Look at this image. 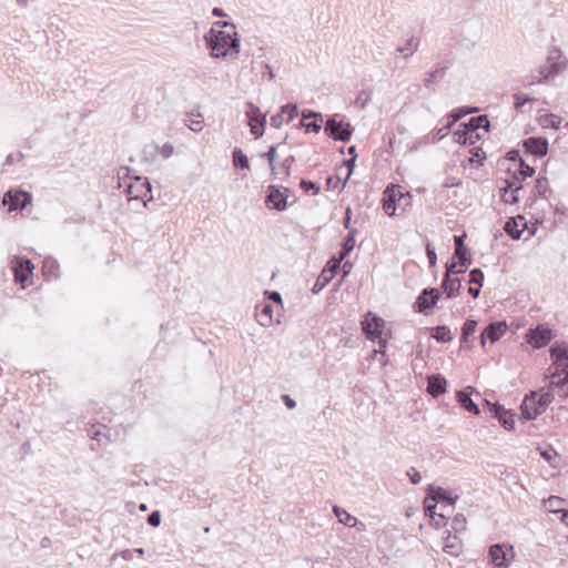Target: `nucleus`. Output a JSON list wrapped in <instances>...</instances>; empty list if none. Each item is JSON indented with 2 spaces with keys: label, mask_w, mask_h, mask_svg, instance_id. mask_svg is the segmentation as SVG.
Masks as SVG:
<instances>
[{
  "label": "nucleus",
  "mask_w": 568,
  "mask_h": 568,
  "mask_svg": "<svg viewBox=\"0 0 568 568\" xmlns=\"http://www.w3.org/2000/svg\"><path fill=\"white\" fill-rule=\"evenodd\" d=\"M156 153H159L163 159H169L174 153V146L171 143H165L162 146L152 145L151 146Z\"/></svg>",
  "instance_id": "nucleus-41"
},
{
  "label": "nucleus",
  "mask_w": 568,
  "mask_h": 568,
  "mask_svg": "<svg viewBox=\"0 0 568 568\" xmlns=\"http://www.w3.org/2000/svg\"><path fill=\"white\" fill-rule=\"evenodd\" d=\"M467 267L459 266L458 262H452L446 264V273L445 274H459L464 273Z\"/></svg>",
  "instance_id": "nucleus-49"
},
{
  "label": "nucleus",
  "mask_w": 568,
  "mask_h": 568,
  "mask_svg": "<svg viewBox=\"0 0 568 568\" xmlns=\"http://www.w3.org/2000/svg\"><path fill=\"white\" fill-rule=\"evenodd\" d=\"M433 496H432V500L433 501H446L448 506H452L455 504L456 499H457V496L453 497L452 494L442 488V487H436L434 488L433 486L429 487Z\"/></svg>",
  "instance_id": "nucleus-24"
},
{
  "label": "nucleus",
  "mask_w": 568,
  "mask_h": 568,
  "mask_svg": "<svg viewBox=\"0 0 568 568\" xmlns=\"http://www.w3.org/2000/svg\"><path fill=\"white\" fill-rule=\"evenodd\" d=\"M246 110V115L248 118V125L251 128V133L256 138H261L264 134L265 123H266V114H262L260 109L248 102Z\"/></svg>",
  "instance_id": "nucleus-7"
},
{
  "label": "nucleus",
  "mask_w": 568,
  "mask_h": 568,
  "mask_svg": "<svg viewBox=\"0 0 568 568\" xmlns=\"http://www.w3.org/2000/svg\"><path fill=\"white\" fill-rule=\"evenodd\" d=\"M432 337L437 342H450L453 339L450 329L446 326H437L433 329Z\"/></svg>",
  "instance_id": "nucleus-31"
},
{
  "label": "nucleus",
  "mask_w": 568,
  "mask_h": 568,
  "mask_svg": "<svg viewBox=\"0 0 568 568\" xmlns=\"http://www.w3.org/2000/svg\"><path fill=\"white\" fill-rule=\"evenodd\" d=\"M466 128L469 129L470 135H474L478 129H484L485 131H488L489 120L487 115H479L470 119L469 123L466 124Z\"/></svg>",
  "instance_id": "nucleus-26"
},
{
  "label": "nucleus",
  "mask_w": 568,
  "mask_h": 568,
  "mask_svg": "<svg viewBox=\"0 0 568 568\" xmlns=\"http://www.w3.org/2000/svg\"><path fill=\"white\" fill-rule=\"evenodd\" d=\"M484 273L480 268H474L469 273V283L477 284L479 287L483 286Z\"/></svg>",
  "instance_id": "nucleus-44"
},
{
  "label": "nucleus",
  "mask_w": 568,
  "mask_h": 568,
  "mask_svg": "<svg viewBox=\"0 0 568 568\" xmlns=\"http://www.w3.org/2000/svg\"><path fill=\"white\" fill-rule=\"evenodd\" d=\"M43 274L51 278L59 276V264L53 258H45L43 262Z\"/></svg>",
  "instance_id": "nucleus-29"
},
{
  "label": "nucleus",
  "mask_w": 568,
  "mask_h": 568,
  "mask_svg": "<svg viewBox=\"0 0 568 568\" xmlns=\"http://www.w3.org/2000/svg\"><path fill=\"white\" fill-rule=\"evenodd\" d=\"M32 200L30 193L24 191H8L3 195V204L8 205L9 211L23 210Z\"/></svg>",
  "instance_id": "nucleus-9"
},
{
  "label": "nucleus",
  "mask_w": 568,
  "mask_h": 568,
  "mask_svg": "<svg viewBox=\"0 0 568 568\" xmlns=\"http://www.w3.org/2000/svg\"><path fill=\"white\" fill-rule=\"evenodd\" d=\"M407 197H409V194L404 193L399 185L392 184L390 186H387L383 197L384 212L387 215L393 216L396 212V203L402 200H406Z\"/></svg>",
  "instance_id": "nucleus-5"
},
{
  "label": "nucleus",
  "mask_w": 568,
  "mask_h": 568,
  "mask_svg": "<svg viewBox=\"0 0 568 568\" xmlns=\"http://www.w3.org/2000/svg\"><path fill=\"white\" fill-rule=\"evenodd\" d=\"M433 521V525L436 527V528H442L444 526H446L447 524V518L445 515L443 514H436L435 516V519H432Z\"/></svg>",
  "instance_id": "nucleus-59"
},
{
  "label": "nucleus",
  "mask_w": 568,
  "mask_h": 568,
  "mask_svg": "<svg viewBox=\"0 0 568 568\" xmlns=\"http://www.w3.org/2000/svg\"><path fill=\"white\" fill-rule=\"evenodd\" d=\"M550 356L556 362H568V344L552 346L550 348Z\"/></svg>",
  "instance_id": "nucleus-28"
},
{
  "label": "nucleus",
  "mask_w": 568,
  "mask_h": 568,
  "mask_svg": "<svg viewBox=\"0 0 568 568\" xmlns=\"http://www.w3.org/2000/svg\"><path fill=\"white\" fill-rule=\"evenodd\" d=\"M419 48V40L415 36H409L407 39L400 41L396 47V52L404 59L410 58Z\"/></svg>",
  "instance_id": "nucleus-19"
},
{
  "label": "nucleus",
  "mask_w": 568,
  "mask_h": 568,
  "mask_svg": "<svg viewBox=\"0 0 568 568\" xmlns=\"http://www.w3.org/2000/svg\"><path fill=\"white\" fill-rule=\"evenodd\" d=\"M550 385L552 387H562L568 383V362L552 361V365L548 369Z\"/></svg>",
  "instance_id": "nucleus-11"
},
{
  "label": "nucleus",
  "mask_w": 568,
  "mask_h": 568,
  "mask_svg": "<svg viewBox=\"0 0 568 568\" xmlns=\"http://www.w3.org/2000/svg\"><path fill=\"white\" fill-rule=\"evenodd\" d=\"M486 405L489 407V412L496 417L503 427L507 430H511L515 427L514 414L510 410H507L504 406L499 404H491L487 399H485Z\"/></svg>",
  "instance_id": "nucleus-12"
},
{
  "label": "nucleus",
  "mask_w": 568,
  "mask_h": 568,
  "mask_svg": "<svg viewBox=\"0 0 568 568\" xmlns=\"http://www.w3.org/2000/svg\"><path fill=\"white\" fill-rule=\"evenodd\" d=\"M552 386L540 388L539 393L531 392L526 395L521 405V414L526 420H534L537 416L546 412L548 405L552 402Z\"/></svg>",
  "instance_id": "nucleus-2"
},
{
  "label": "nucleus",
  "mask_w": 568,
  "mask_h": 568,
  "mask_svg": "<svg viewBox=\"0 0 568 568\" xmlns=\"http://www.w3.org/2000/svg\"><path fill=\"white\" fill-rule=\"evenodd\" d=\"M440 293L437 288H425L417 297L415 306L417 312L428 315L439 300Z\"/></svg>",
  "instance_id": "nucleus-8"
},
{
  "label": "nucleus",
  "mask_w": 568,
  "mask_h": 568,
  "mask_svg": "<svg viewBox=\"0 0 568 568\" xmlns=\"http://www.w3.org/2000/svg\"><path fill=\"white\" fill-rule=\"evenodd\" d=\"M561 123V119L555 114H547L542 120L541 124L544 128H551L558 130Z\"/></svg>",
  "instance_id": "nucleus-38"
},
{
  "label": "nucleus",
  "mask_w": 568,
  "mask_h": 568,
  "mask_svg": "<svg viewBox=\"0 0 568 568\" xmlns=\"http://www.w3.org/2000/svg\"><path fill=\"white\" fill-rule=\"evenodd\" d=\"M282 113L286 115V124L290 123L297 115V105L296 104H285L281 106Z\"/></svg>",
  "instance_id": "nucleus-43"
},
{
  "label": "nucleus",
  "mask_w": 568,
  "mask_h": 568,
  "mask_svg": "<svg viewBox=\"0 0 568 568\" xmlns=\"http://www.w3.org/2000/svg\"><path fill=\"white\" fill-rule=\"evenodd\" d=\"M136 182L139 183L138 186H140L141 190H139V192L134 194L131 199L144 197L151 193V184L146 179L142 180L141 178H138Z\"/></svg>",
  "instance_id": "nucleus-37"
},
{
  "label": "nucleus",
  "mask_w": 568,
  "mask_h": 568,
  "mask_svg": "<svg viewBox=\"0 0 568 568\" xmlns=\"http://www.w3.org/2000/svg\"><path fill=\"white\" fill-rule=\"evenodd\" d=\"M300 186L304 190V191H310V190H313L315 193H318L320 192V187L316 186L315 183H313L312 181H306V180H302L301 183H300Z\"/></svg>",
  "instance_id": "nucleus-60"
},
{
  "label": "nucleus",
  "mask_w": 568,
  "mask_h": 568,
  "mask_svg": "<svg viewBox=\"0 0 568 568\" xmlns=\"http://www.w3.org/2000/svg\"><path fill=\"white\" fill-rule=\"evenodd\" d=\"M281 146V144H275L270 146L268 151L264 153L262 156L266 158L270 162V164H273L276 159V152L277 149Z\"/></svg>",
  "instance_id": "nucleus-54"
},
{
  "label": "nucleus",
  "mask_w": 568,
  "mask_h": 568,
  "mask_svg": "<svg viewBox=\"0 0 568 568\" xmlns=\"http://www.w3.org/2000/svg\"><path fill=\"white\" fill-rule=\"evenodd\" d=\"M407 475L410 479V483L414 485L419 484L422 480L420 473L418 470H416L415 468H410V470L407 471Z\"/></svg>",
  "instance_id": "nucleus-58"
},
{
  "label": "nucleus",
  "mask_w": 568,
  "mask_h": 568,
  "mask_svg": "<svg viewBox=\"0 0 568 568\" xmlns=\"http://www.w3.org/2000/svg\"><path fill=\"white\" fill-rule=\"evenodd\" d=\"M527 337L531 346L541 348L550 342L552 334L549 328L538 326L535 331H530Z\"/></svg>",
  "instance_id": "nucleus-14"
},
{
  "label": "nucleus",
  "mask_w": 568,
  "mask_h": 568,
  "mask_svg": "<svg viewBox=\"0 0 568 568\" xmlns=\"http://www.w3.org/2000/svg\"><path fill=\"white\" fill-rule=\"evenodd\" d=\"M473 389H474L473 387L468 386V387L459 390L457 393V402L467 412L478 415L480 413L479 407L470 398V394H471Z\"/></svg>",
  "instance_id": "nucleus-20"
},
{
  "label": "nucleus",
  "mask_w": 568,
  "mask_h": 568,
  "mask_svg": "<svg viewBox=\"0 0 568 568\" xmlns=\"http://www.w3.org/2000/svg\"><path fill=\"white\" fill-rule=\"evenodd\" d=\"M186 125L190 130L194 132H200L203 129V120L201 119V115L199 114L195 119H191Z\"/></svg>",
  "instance_id": "nucleus-48"
},
{
  "label": "nucleus",
  "mask_w": 568,
  "mask_h": 568,
  "mask_svg": "<svg viewBox=\"0 0 568 568\" xmlns=\"http://www.w3.org/2000/svg\"><path fill=\"white\" fill-rule=\"evenodd\" d=\"M233 163L235 166H240L241 169H248L250 163L247 156L242 152L241 149H234L233 151Z\"/></svg>",
  "instance_id": "nucleus-35"
},
{
  "label": "nucleus",
  "mask_w": 568,
  "mask_h": 568,
  "mask_svg": "<svg viewBox=\"0 0 568 568\" xmlns=\"http://www.w3.org/2000/svg\"><path fill=\"white\" fill-rule=\"evenodd\" d=\"M384 326L385 322L381 317L372 315V313H367L362 322V328L366 337L371 341L379 339V349H376L375 353H381L383 356H385L384 348L386 346V341L382 338Z\"/></svg>",
  "instance_id": "nucleus-4"
},
{
  "label": "nucleus",
  "mask_w": 568,
  "mask_h": 568,
  "mask_svg": "<svg viewBox=\"0 0 568 568\" xmlns=\"http://www.w3.org/2000/svg\"><path fill=\"white\" fill-rule=\"evenodd\" d=\"M506 331L507 325L505 322L490 323L481 333V346L485 347L486 341H489L490 343L497 342L506 333Z\"/></svg>",
  "instance_id": "nucleus-13"
},
{
  "label": "nucleus",
  "mask_w": 568,
  "mask_h": 568,
  "mask_svg": "<svg viewBox=\"0 0 568 568\" xmlns=\"http://www.w3.org/2000/svg\"><path fill=\"white\" fill-rule=\"evenodd\" d=\"M325 133L334 140L346 142L352 136L353 128L347 122L342 120L337 121L335 118H331L326 122Z\"/></svg>",
  "instance_id": "nucleus-6"
},
{
  "label": "nucleus",
  "mask_w": 568,
  "mask_h": 568,
  "mask_svg": "<svg viewBox=\"0 0 568 568\" xmlns=\"http://www.w3.org/2000/svg\"><path fill=\"white\" fill-rule=\"evenodd\" d=\"M301 125L305 128L306 132H314L318 133L321 131V124L317 121L305 123L304 121H301Z\"/></svg>",
  "instance_id": "nucleus-55"
},
{
  "label": "nucleus",
  "mask_w": 568,
  "mask_h": 568,
  "mask_svg": "<svg viewBox=\"0 0 568 568\" xmlns=\"http://www.w3.org/2000/svg\"><path fill=\"white\" fill-rule=\"evenodd\" d=\"M294 162H295V158H294V155H288V156H286V158L283 160V162H282V165H281V166H282L283 171L285 172V175H286V176H290V174H291V168H292V165L294 164Z\"/></svg>",
  "instance_id": "nucleus-53"
},
{
  "label": "nucleus",
  "mask_w": 568,
  "mask_h": 568,
  "mask_svg": "<svg viewBox=\"0 0 568 568\" xmlns=\"http://www.w3.org/2000/svg\"><path fill=\"white\" fill-rule=\"evenodd\" d=\"M452 528L456 534L466 530V518L463 514H457L452 521Z\"/></svg>",
  "instance_id": "nucleus-40"
},
{
  "label": "nucleus",
  "mask_w": 568,
  "mask_h": 568,
  "mask_svg": "<svg viewBox=\"0 0 568 568\" xmlns=\"http://www.w3.org/2000/svg\"><path fill=\"white\" fill-rule=\"evenodd\" d=\"M333 513L337 517L338 521L347 527H357L359 530L365 529V525L363 523H359L357 518L352 516L349 513H347L345 509L341 508L339 506H333Z\"/></svg>",
  "instance_id": "nucleus-21"
},
{
  "label": "nucleus",
  "mask_w": 568,
  "mask_h": 568,
  "mask_svg": "<svg viewBox=\"0 0 568 568\" xmlns=\"http://www.w3.org/2000/svg\"><path fill=\"white\" fill-rule=\"evenodd\" d=\"M523 189L521 185H515L508 183V185L501 190V197L505 203L514 204L519 201V191Z\"/></svg>",
  "instance_id": "nucleus-25"
},
{
  "label": "nucleus",
  "mask_w": 568,
  "mask_h": 568,
  "mask_svg": "<svg viewBox=\"0 0 568 568\" xmlns=\"http://www.w3.org/2000/svg\"><path fill=\"white\" fill-rule=\"evenodd\" d=\"M489 557L497 568H508L510 559L505 550V545L496 544L490 546Z\"/></svg>",
  "instance_id": "nucleus-16"
},
{
  "label": "nucleus",
  "mask_w": 568,
  "mask_h": 568,
  "mask_svg": "<svg viewBox=\"0 0 568 568\" xmlns=\"http://www.w3.org/2000/svg\"><path fill=\"white\" fill-rule=\"evenodd\" d=\"M148 523L152 527H158L161 523V515L158 510L151 513L148 517Z\"/></svg>",
  "instance_id": "nucleus-57"
},
{
  "label": "nucleus",
  "mask_w": 568,
  "mask_h": 568,
  "mask_svg": "<svg viewBox=\"0 0 568 568\" xmlns=\"http://www.w3.org/2000/svg\"><path fill=\"white\" fill-rule=\"evenodd\" d=\"M270 121L271 125L275 129H280L283 124H286V118L281 110L276 114L272 115Z\"/></svg>",
  "instance_id": "nucleus-47"
},
{
  "label": "nucleus",
  "mask_w": 568,
  "mask_h": 568,
  "mask_svg": "<svg viewBox=\"0 0 568 568\" xmlns=\"http://www.w3.org/2000/svg\"><path fill=\"white\" fill-rule=\"evenodd\" d=\"M561 55L559 51L551 52L545 64L540 65L535 73L527 77V85L541 83L542 81L557 75L565 67V62L560 61Z\"/></svg>",
  "instance_id": "nucleus-3"
},
{
  "label": "nucleus",
  "mask_w": 568,
  "mask_h": 568,
  "mask_svg": "<svg viewBox=\"0 0 568 568\" xmlns=\"http://www.w3.org/2000/svg\"><path fill=\"white\" fill-rule=\"evenodd\" d=\"M216 27L222 28L223 30L236 31L235 24L233 22H229V21H217L214 23L213 28H216Z\"/></svg>",
  "instance_id": "nucleus-62"
},
{
  "label": "nucleus",
  "mask_w": 568,
  "mask_h": 568,
  "mask_svg": "<svg viewBox=\"0 0 568 568\" xmlns=\"http://www.w3.org/2000/svg\"><path fill=\"white\" fill-rule=\"evenodd\" d=\"M344 258H341V256H338V258H332L328 263H327V266L325 268L327 270H334V275L336 274L337 270L339 268V265H341V262L343 261Z\"/></svg>",
  "instance_id": "nucleus-63"
},
{
  "label": "nucleus",
  "mask_w": 568,
  "mask_h": 568,
  "mask_svg": "<svg viewBox=\"0 0 568 568\" xmlns=\"http://www.w3.org/2000/svg\"><path fill=\"white\" fill-rule=\"evenodd\" d=\"M369 101H371V92L363 90L357 94L355 104L357 106H359L361 109H364L368 104Z\"/></svg>",
  "instance_id": "nucleus-45"
},
{
  "label": "nucleus",
  "mask_w": 568,
  "mask_h": 568,
  "mask_svg": "<svg viewBox=\"0 0 568 568\" xmlns=\"http://www.w3.org/2000/svg\"><path fill=\"white\" fill-rule=\"evenodd\" d=\"M514 100H515V109L516 110H520L525 105V103L532 101L531 98L524 97L520 93L514 94Z\"/></svg>",
  "instance_id": "nucleus-52"
},
{
  "label": "nucleus",
  "mask_w": 568,
  "mask_h": 568,
  "mask_svg": "<svg viewBox=\"0 0 568 568\" xmlns=\"http://www.w3.org/2000/svg\"><path fill=\"white\" fill-rule=\"evenodd\" d=\"M545 506L550 513L562 514L565 511L561 507L565 504V499L558 496H550L545 501Z\"/></svg>",
  "instance_id": "nucleus-27"
},
{
  "label": "nucleus",
  "mask_w": 568,
  "mask_h": 568,
  "mask_svg": "<svg viewBox=\"0 0 568 568\" xmlns=\"http://www.w3.org/2000/svg\"><path fill=\"white\" fill-rule=\"evenodd\" d=\"M428 499H425V514L430 518L435 519L436 516V505L435 504H428Z\"/></svg>",
  "instance_id": "nucleus-61"
},
{
  "label": "nucleus",
  "mask_w": 568,
  "mask_h": 568,
  "mask_svg": "<svg viewBox=\"0 0 568 568\" xmlns=\"http://www.w3.org/2000/svg\"><path fill=\"white\" fill-rule=\"evenodd\" d=\"M266 204L274 210L284 211L288 197V189L283 186L270 185L267 189Z\"/></svg>",
  "instance_id": "nucleus-10"
},
{
  "label": "nucleus",
  "mask_w": 568,
  "mask_h": 568,
  "mask_svg": "<svg viewBox=\"0 0 568 568\" xmlns=\"http://www.w3.org/2000/svg\"><path fill=\"white\" fill-rule=\"evenodd\" d=\"M23 158V154L21 152L17 153V154H9L7 158H6V164L7 165H12L14 164L16 162H19L21 161Z\"/></svg>",
  "instance_id": "nucleus-64"
},
{
  "label": "nucleus",
  "mask_w": 568,
  "mask_h": 568,
  "mask_svg": "<svg viewBox=\"0 0 568 568\" xmlns=\"http://www.w3.org/2000/svg\"><path fill=\"white\" fill-rule=\"evenodd\" d=\"M477 322L474 320H467L462 327V337L467 341L470 335L476 332Z\"/></svg>",
  "instance_id": "nucleus-39"
},
{
  "label": "nucleus",
  "mask_w": 568,
  "mask_h": 568,
  "mask_svg": "<svg viewBox=\"0 0 568 568\" xmlns=\"http://www.w3.org/2000/svg\"><path fill=\"white\" fill-rule=\"evenodd\" d=\"M448 68H449V65L446 62L438 63L435 67V69L426 75V78L424 80L425 87L429 88L430 85L436 83L439 79H442L445 75L446 70Z\"/></svg>",
  "instance_id": "nucleus-23"
},
{
  "label": "nucleus",
  "mask_w": 568,
  "mask_h": 568,
  "mask_svg": "<svg viewBox=\"0 0 568 568\" xmlns=\"http://www.w3.org/2000/svg\"><path fill=\"white\" fill-rule=\"evenodd\" d=\"M454 136H455V140L458 142V143H463V144H467V143H470L473 144L474 141H473V136L474 135H470V131L468 128H466L465 130L463 131H456L454 133Z\"/></svg>",
  "instance_id": "nucleus-42"
},
{
  "label": "nucleus",
  "mask_w": 568,
  "mask_h": 568,
  "mask_svg": "<svg viewBox=\"0 0 568 568\" xmlns=\"http://www.w3.org/2000/svg\"><path fill=\"white\" fill-rule=\"evenodd\" d=\"M446 378L442 374H434L427 377V392L433 397H438L446 392Z\"/></svg>",
  "instance_id": "nucleus-18"
},
{
  "label": "nucleus",
  "mask_w": 568,
  "mask_h": 568,
  "mask_svg": "<svg viewBox=\"0 0 568 568\" xmlns=\"http://www.w3.org/2000/svg\"><path fill=\"white\" fill-rule=\"evenodd\" d=\"M455 256L458 258V264L462 267H467L471 263L469 250L466 246L458 245V247H455Z\"/></svg>",
  "instance_id": "nucleus-32"
},
{
  "label": "nucleus",
  "mask_w": 568,
  "mask_h": 568,
  "mask_svg": "<svg viewBox=\"0 0 568 568\" xmlns=\"http://www.w3.org/2000/svg\"><path fill=\"white\" fill-rule=\"evenodd\" d=\"M444 551L457 556L460 551V542L456 536L452 537L450 535L447 537V541L444 546Z\"/></svg>",
  "instance_id": "nucleus-33"
},
{
  "label": "nucleus",
  "mask_w": 568,
  "mask_h": 568,
  "mask_svg": "<svg viewBox=\"0 0 568 568\" xmlns=\"http://www.w3.org/2000/svg\"><path fill=\"white\" fill-rule=\"evenodd\" d=\"M204 41L211 50L213 59H225L240 53L241 40L236 31L211 28L204 36Z\"/></svg>",
  "instance_id": "nucleus-1"
},
{
  "label": "nucleus",
  "mask_w": 568,
  "mask_h": 568,
  "mask_svg": "<svg viewBox=\"0 0 568 568\" xmlns=\"http://www.w3.org/2000/svg\"><path fill=\"white\" fill-rule=\"evenodd\" d=\"M548 190V180L546 178H538L536 180L535 191L539 196H544Z\"/></svg>",
  "instance_id": "nucleus-46"
},
{
  "label": "nucleus",
  "mask_w": 568,
  "mask_h": 568,
  "mask_svg": "<svg viewBox=\"0 0 568 568\" xmlns=\"http://www.w3.org/2000/svg\"><path fill=\"white\" fill-rule=\"evenodd\" d=\"M505 231L514 240L520 239L523 233V230L518 229V223L514 219H510L509 221L506 222Z\"/></svg>",
  "instance_id": "nucleus-36"
},
{
  "label": "nucleus",
  "mask_w": 568,
  "mask_h": 568,
  "mask_svg": "<svg viewBox=\"0 0 568 568\" xmlns=\"http://www.w3.org/2000/svg\"><path fill=\"white\" fill-rule=\"evenodd\" d=\"M525 149L532 155L544 156L548 151V141L542 138H528L524 142Z\"/></svg>",
  "instance_id": "nucleus-17"
},
{
  "label": "nucleus",
  "mask_w": 568,
  "mask_h": 568,
  "mask_svg": "<svg viewBox=\"0 0 568 568\" xmlns=\"http://www.w3.org/2000/svg\"><path fill=\"white\" fill-rule=\"evenodd\" d=\"M356 231H351L347 235V237L344 240L342 244V251L339 253L341 258H345L354 248L355 246V239L354 234Z\"/></svg>",
  "instance_id": "nucleus-34"
},
{
  "label": "nucleus",
  "mask_w": 568,
  "mask_h": 568,
  "mask_svg": "<svg viewBox=\"0 0 568 568\" xmlns=\"http://www.w3.org/2000/svg\"><path fill=\"white\" fill-rule=\"evenodd\" d=\"M326 184L331 189H343L346 184V180L342 183L341 179L337 175L328 176L326 180Z\"/></svg>",
  "instance_id": "nucleus-50"
},
{
  "label": "nucleus",
  "mask_w": 568,
  "mask_h": 568,
  "mask_svg": "<svg viewBox=\"0 0 568 568\" xmlns=\"http://www.w3.org/2000/svg\"><path fill=\"white\" fill-rule=\"evenodd\" d=\"M462 283L459 278H452L449 274H445L442 283V288L448 298L455 297L459 294Z\"/></svg>",
  "instance_id": "nucleus-22"
},
{
  "label": "nucleus",
  "mask_w": 568,
  "mask_h": 568,
  "mask_svg": "<svg viewBox=\"0 0 568 568\" xmlns=\"http://www.w3.org/2000/svg\"><path fill=\"white\" fill-rule=\"evenodd\" d=\"M273 322V305L265 304L258 314V323L263 326H268Z\"/></svg>",
  "instance_id": "nucleus-30"
},
{
  "label": "nucleus",
  "mask_w": 568,
  "mask_h": 568,
  "mask_svg": "<svg viewBox=\"0 0 568 568\" xmlns=\"http://www.w3.org/2000/svg\"><path fill=\"white\" fill-rule=\"evenodd\" d=\"M12 268L14 271L16 281L23 284L29 275L32 274L34 266L29 258H16Z\"/></svg>",
  "instance_id": "nucleus-15"
},
{
  "label": "nucleus",
  "mask_w": 568,
  "mask_h": 568,
  "mask_svg": "<svg viewBox=\"0 0 568 568\" xmlns=\"http://www.w3.org/2000/svg\"><path fill=\"white\" fill-rule=\"evenodd\" d=\"M334 270L324 268L317 280V282H322L321 285L324 286L334 277Z\"/></svg>",
  "instance_id": "nucleus-51"
},
{
  "label": "nucleus",
  "mask_w": 568,
  "mask_h": 568,
  "mask_svg": "<svg viewBox=\"0 0 568 568\" xmlns=\"http://www.w3.org/2000/svg\"><path fill=\"white\" fill-rule=\"evenodd\" d=\"M519 173L524 178L532 176L535 173V169L532 166L524 163V161H521Z\"/></svg>",
  "instance_id": "nucleus-56"
}]
</instances>
